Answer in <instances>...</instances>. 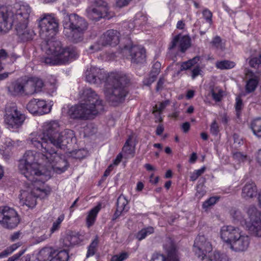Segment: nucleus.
Here are the masks:
<instances>
[{
	"instance_id": "obj_1",
	"label": "nucleus",
	"mask_w": 261,
	"mask_h": 261,
	"mask_svg": "<svg viewBox=\"0 0 261 261\" xmlns=\"http://www.w3.org/2000/svg\"><path fill=\"white\" fill-rule=\"evenodd\" d=\"M40 37L46 42L48 55L52 56L44 58L46 64L61 65L67 63L78 56L76 49L72 47H62L61 42L53 38L58 30L59 21L54 14H44L38 20Z\"/></svg>"
},
{
	"instance_id": "obj_2",
	"label": "nucleus",
	"mask_w": 261,
	"mask_h": 261,
	"mask_svg": "<svg viewBox=\"0 0 261 261\" xmlns=\"http://www.w3.org/2000/svg\"><path fill=\"white\" fill-rule=\"evenodd\" d=\"M86 81L99 85L105 83L103 92L107 100L114 106L123 103L128 93L126 87L130 77L121 72H111L108 75L104 70L91 66L85 72Z\"/></svg>"
},
{
	"instance_id": "obj_3",
	"label": "nucleus",
	"mask_w": 261,
	"mask_h": 261,
	"mask_svg": "<svg viewBox=\"0 0 261 261\" xmlns=\"http://www.w3.org/2000/svg\"><path fill=\"white\" fill-rule=\"evenodd\" d=\"M31 12V8L25 3L16 5L13 10L5 6L0 7V33L7 32L14 25L22 41L32 39L34 32L28 27Z\"/></svg>"
},
{
	"instance_id": "obj_4",
	"label": "nucleus",
	"mask_w": 261,
	"mask_h": 261,
	"mask_svg": "<svg viewBox=\"0 0 261 261\" xmlns=\"http://www.w3.org/2000/svg\"><path fill=\"white\" fill-rule=\"evenodd\" d=\"M80 102L68 111L70 118L86 120L93 118L103 110L102 100L91 88H84L79 92Z\"/></svg>"
},
{
	"instance_id": "obj_5",
	"label": "nucleus",
	"mask_w": 261,
	"mask_h": 261,
	"mask_svg": "<svg viewBox=\"0 0 261 261\" xmlns=\"http://www.w3.org/2000/svg\"><path fill=\"white\" fill-rule=\"evenodd\" d=\"M61 130V125L58 121H47L42 125L41 132H34L30 135L27 143L41 151L43 160H44L45 155L49 152V148Z\"/></svg>"
},
{
	"instance_id": "obj_6",
	"label": "nucleus",
	"mask_w": 261,
	"mask_h": 261,
	"mask_svg": "<svg viewBox=\"0 0 261 261\" xmlns=\"http://www.w3.org/2000/svg\"><path fill=\"white\" fill-rule=\"evenodd\" d=\"M37 158L38 153L36 151H27L19 160L18 168L20 173L31 182L44 183L49 179L50 176L41 169Z\"/></svg>"
},
{
	"instance_id": "obj_7",
	"label": "nucleus",
	"mask_w": 261,
	"mask_h": 261,
	"mask_svg": "<svg viewBox=\"0 0 261 261\" xmlns=\"http://www.w3.org/2000/svg\"><path fill=\"white\" fill-rule=\"evenodd\" d=\"M220 234L221 239L235 252H244L249 248L250 237L244 234L238 227L224 226L221 228Z\"/></svg>"
},
{
	"instance_id": "obj_8",
	"label": "nucleus",
	"mask_w": 261,
	"mask_h": 261,
	"mask_svg": "<svg viewBox=\"0 0 261 261\" xmlns=\"http://www.w3.org/2000/svg\"><path fill=\"white\" fill-rule=\"evenodd\" d=\"M64 33L75 42L82 40L83 35L87 30L88 23L85 18L76 14H66L63 20Z\"/></svg>"
},
{
	"instance_id": "obj_9",
	"label": "nucleus",
	"mask_w": 261,
	"mask_h": 261,
	"mask_svg": "<svg viewBox=\"0 0 261 261\" xmlns=\"http://www.w3.org/2000/svg\"><path fill=\"white\" fill-rule=\"evenodd\" d=\"M74 137V134L72 130L66 129L60 131L55 140L53 141L51 148H49V152L45 155L44 160L46 163L51 164L62 162L66 166V162L58 151L59 149L64 148L68 144L71 143Z\"/></svg>"
},
{
	"instance_id": "obj_10",
	"label": "nucleus",
	"mask_w": 261,
	"mask_h": 261,
	"mask_svg": "<svg viewBox=\"0 0 261 261\" xmlns=\"http://www.w3.org/2000/svg\"><path fill=\"white\" fill-rule=\"evenodd\" d=\"M31 184L34 186L32 191H23L20 195V204L22 206L26 205L29 208H33L36 205L37 197L44 198L48 196L51 191L49 187H41L43 183L40 181Z\"/></svg>"
},
{
	"instance_id": "obj_11",
	"label": "nucleus",
	"mask_w": 261,
	"mask_h": 261,
	"mask_svg": "<svg viewBox=\"0 0 261 261\" xmlns=\"http://www.w3.org/2000/svg\"><path fill=\"white\" fill-rule=\"evenodd\" d=\"M120 33L117 30H109L104 33L98 40L89 48V52L93 53L101 50L103 47L107 45L115 46L120 41Z\"/></svg>"
},
{
	"instance_id": "obj_12",
	"label": "nucleus",
	"mask_w": 261,
	"mask_h": 261,
	"mask_svg": "<svg viewBox=\"0 0 261 261\" xmlns=\"http://www.w3.org/2000/svg\"><path fill=\"white\" fill-rule=\"evenodd\" d=\"M4 119L9 128H17L23 124L25 117L18 110L15 103H10L6 106Z\"/></svg>"
},
{
	"instance_id": "obj_13",
	"label": "nucleus",
	"mask_w": 261,
	"mask_h": 261,
	"mask_svg": "<svg viewBox=\"0 0 261 261\" xmlns=\"http://www.w3.org/2000/svg\"><path fill=\"white\" fill-rule=\"evenodd\" d=\"M17 212L8 206H0V224L8 229L15 228L20 222Z\"/></svg>"
},
{
	"instance_id": "obj_14",
	"label": "nucleus",
	"mask_w": 261,
	"mask_h": 261,
	"mask_svg": "<svg viewBox=\"0 0 261 261\" xmlns=\"http://www.w3.org/2000/svg\"><path fill=\"white\" fill-rule=\"evenodd\" d=\"M163 247L167 258L163 254L155 253L149 261H179L176 247L171 238H166Z\"/></svg>"
},
{
	"instance_id": "obj_15",
	"label": "nucleus",
	"mask_w": 261,
	"mask_h": 261,
	"mask_svg": "<svg viewBox=\"0 0 261 261\" xmlns=\"http://www.w3.org/2000/svg\"><path fill=\"white\" fill-rule=\"evenodd\" d=\"M212 249L211 244L204 236H198L196 238L193 245V251L199 258L203 260L206 253L210 252Z\"/></svg>"
},
{
	"instance_id": "obj_16",
	"label": "nucleus",
	"mask_w": 261,
	"mask_h": 261,
	"mask_svg": "<svg viewBox=\"0 0 261 261\" xmlns=\"http://www.w3.org/2000/svg\"><path fill=\"white\" fill-rule=\"evenodd\" d=\"M123 52H128L129 54L130 59L133 63H139L145 61V50L141 46L133 45L129 47L128 45H125Z\"/></svg>"
},
{
	"instance_id": "obj_17",
	"label": "nucleus",
	"mask_w": 261,
	"mask_h": 261,
	"mask_svg": "<svg viewBox=\"0 0 261 261\" xmlns=\"http://www.w3.org/2000/svg\"><path fill=\"white\" fill-rule=\"evenodd\" d=\"M43 81L37 77L29 78L24 81V94L32 95L41 90L43 87Z\"/></svg>"
},
{
	"instance_id": "obj_18",
	"label": "nucleus",
	"mask_w": 261,
	"mask_h": 261,
	"mask_svg": "<svg viewBox=\"0 0 261 261\" xmlns=\"http://www.w3.org/2000/svg\"><path fill=\"white\" fill-rule=\"evenodd\" d=\"M191 46V39L187 36L177 35L174 37L169 46L171 50L177 47L178 50L184 53Z\"/></svg>"
},
{
	"instance_id": "obj_19",
	"label": "nucleus",
	"mask_w": 261,
	"mask_h": 261,
	"mask_svg": "<svg viewBox=\"0 0 261 261\" xmlns=\"http://www.w3.org/2000/svg\"><path fill=\"white\" fill-rule=\"evenodd\" d=\"M86 16L93 21H97L101 18L109 19L111 16L106 8L101 9L97 7H88L86 10Z\"/></svg>"
},
{
	"instance_id": "obj_20",
	"label": "nucleus",
	"mask_w": 261,
	"mask_h": 261,
	"mask_svg": "<svg viewBox=\"0 0 261 261\" xmlns=\"http://www.w3.org/2000/svg\"><path fill=\"white\" fill-rule=\"evenodd\" d=\"M128 200L124 195H120L118 197L117 200V208L113 218V220L117 219L122 213L128 211Z\"/></svg>"
},
{
	"instance_id": "obj_21",
	"label": "nucleus",
	"mask_w": 261,
	"mask_h": 261,
	"mask_svg": "<svg viewBox=\"0 0 261 261\" xmlns=\"http://www.w3.org/2000/svg\"><path fill=\"white\" fill-rule=\"evenodd\" d=\"M257 188L254 182L249 181L245 184L242 189V196L246 199L253 198L257 195Z\"/></svg>"
},
{
	"instance_id": "obj_22",
	"label": "nucleus",
	"mask_w": 261,
	"mask_h": 261,
	"mask_svg": "<svg viewBox=\"0 0 261 261\" xmlns=\"http://www.w3.org/2000/svg\"><path fill=\"white\" fill-rule=\"evenodd\" d=\"M247 213L248 216V220L245 221V224L255 223L260 220L261 212L255 206H250L247 210Z\"/></svg>"
},
{
	"instance_id": "obj_23",
	"label": "nucleus",
	"mask_w": 261,
	"mask_h": 261,
	"mask_svg": "<svg viewBox=\"0 0 261 261\" xmlns=\"http://www.w3.org/2000/svg\"><path fill=\"white\" fill-rule=\"evenodd\" d=\"M9 91L12 95H18L24 94V81L17 80L9 87Z\"/></svg>"
},
{
	"instance_id": "obj_24",
	"label": "nucleus",
	"mask_w": 261,
	"mask_h": 261,
	"mask_svg": "<svg viewBox=\"0 0 261 261\" xmlns=\"http://www.w3.org/2000/svg\"><path fill=\"white\" fill-rule=\"evenodd\" d=\"M54 255V249L50 247H44L38 253L37 259L38 261H47L51 258Z\"/></svg>"
},
{
	"instance_id": "obj_25",
	"label": "nucleus",
	"mask_w": 261,
	"mask_h": 261,
	"mask_svg": "<svg viewBox=\"0 0 261 261\" xmlns=\"http://www.w3.org/2000/svg\"><path fill=\"white\" fill-rule=\"evenodd\" d=\"M101 205L99 204L91 210L86 218V223L88 227L92 226L95 223L97 215L100 211Z\"/></svg>"
},
{
	"instance_id": "obj_26",
	"label": "nucleus",
	"mask_w": 261,
	"mask_h": 261,
	"mask_svg": "<svg viewBox=\"0 0 261 261\" xmlns=\"http://www.w3.org/2000/svg\"><path fill=\"white\" fill-rule=\"evenodd\" d=\"M69 258L68 252L65 250L58 251L54 249V255L50 261H67Z\"/></svg>"
},
{
	"instance_id": "obj_27",
	"label": "nucleus",
	"mask_w": 261,
	"mask_h": 261,
	"mask_svg": "<svg viewBox=\"0 0 261 261\" xmlns=\"http://www.w3.org/2000/svg\"><path fill=\"white\" fill-rule=\"evenodd\" d=\"M246 227L253 236L261 237V220L255 223L247 224Z\"/></svg>"
},
{
	"instance_id": "obj_28",
	"label": "nucleus",
	"mask_w": 261,
	"mask_h": 261,
	"mask_svg": "<svg viewBox=\"0 0 261 261\" xmlns=\"http://www.w3.org/2000/svg\"><path fill=\"white\" fill-rule=\"evenodd\" d=\"M250 127L254 135L261 138V118H257L253 120L250 124Z\"/></svg>"
},
{
	"instance_id": "obj_29",
	"label": "nucleus",
	"mask_w": 261,
	"mask_h": 261,
	"mask_svg": "<svg viewBox=\"0 0 261 261\" xmlns=\"http://www.w3.org/2000/svg\"><path fill=\"white\" fill-rule=\"evenodd\" d=\"M206 261H229L227 255L215 251L211 252Z\"/></svg>"
},
{
	"instance_id": "obj_30",
	"label": "nucleus",
	"mask_w": 261,
	"mask_h": 261,
	"mask_svg": "<svg viewBox=\"0 0 261 261\" xmlns=\"http://www.w3.org/2000/svg\"><path fill=\"white\" fill-rule=\"evenodd\" d=\"M98 243V237L97 236H96L94 239L92 240L90 244L88 247V250L86 254L87 257L93 256L95 254L97 250Z\"/></svg>"
},
{
	"instance_id": "obj_31",
	"label": "nucleus",
	"mask_w": 261,
	"mask_h": 261,
	"mask_svg": "<svg viewBox=\"0 0 261 261\" xmlns=\"http://www.w3.org/2000/svg\"><path fill=\"white\" fill-rule=\"evenodd\" d=\"M154 232V228L152 227L149 226L147 228L142 229L138 232L135 235L136 238L139 241H141L144 239L147 236L153 233Z\"/></svg>"
},
{
	"instance_id": "obj_32",
	"label": "nucleus",
	"mask_w": 261,
	"mask_h": 261,
	"mask_svg": "<svg viewBox=\"0 0 261 261\" xmlns=\"http://www.w3.org/2000/svg\"><path fill=\"white\" fill-rule=\"evenodd\" d=\"M38 115L47 114L50 111V107L48 106L46 101L43 100L37 99Z\"/></svg>"
},
{
	"instance_id": "obj_33",
	"label": "nucleus",
	"mask_w": 261,
	"mask_h": 261,
	"mask_svg": "<svg viewBox=\"0 0 261 261\" xmlns=\"http://www.w3.org/2000/svg\"><path fill=\"white\" fill-rule=\"evenodd\" d=\"M258 84V81L256 78H251L246 82L245 90L248 93L255 91Z\"/></svg>"
},
{
	"instance_id": "obj_34",
	"label": "nucleus",
	"mask_w": 261,
	"mask_h": 261,
	"mask_svg": "<svg viewBox=\"0 0 261 261\" xmlns=\"http://www.w3.org/2000/svg\"><path fill=\"white\" fill-rule=\"evenodd\" d=\"M212 47L223 51L225 49V44L222 42V39L220 37L216 36L213 38L210 42Z\"/></svg>"
},
{
	"instance_id": "obj_35",
	"label": "nucleus",
	"mask_w": 261,
	"mask_h": 261,
	"mask_svg": "<svg viewBox=\"0 0 261 261\" xmlns=\"http://www.w3.org/2000/svg\"><path fill=\"white\" fill-rule=\"evenodd\" d=\"M234 66V62L228 60L217 61L216 63V67L221 70L231 69Z\"/></svg>"
},
{
	"instance_id": "obj_36",
	"label": "nucleus",
	"mask_w": 261,
	"mask_h": 261,
	"mask_svg": "<svg viewBox=\"0 0 261 261\" xmlns=\"http://www.w3.org/2000/svg\"><path fill=\"white\" fill-rule=\"evenodd\" d=\"M21 244L20 243H17L12 244L10 246L7 247L4 250L0 253V258L5 257L9 255L12 253L14 251H15L18 247L21 246Z\"/></svg>"
},
{
	"instance_id": "obj_37",
	"label": "nucleus",
	"mask_w": 261,
	"mask_h": 261,
	"mask_svg": "<svg viewBox=\"0 0 261 261\" xmlns=\"http://www.w3.org/2000/svg\"><path fill=\"white\" fill-rule=\"evenodd\" d=\"M200 57L196 56L192 59L183 62L180 66V70H185L190 69L199 61Z\"/></svg>"
},
{
	"instance_id": "obj_38",
	"label": "nucleus",
	"mask_w": 261,
	"mask_h": 261,
	"mask_svg": "<svg viewBox=\"0 0 261 261\" xmlns=\"http://www.w3.org/2000/svg\"><path fill=\"white\" fill-rule=\"evenodd\" d=\"M64 219V215H60L55 222H54L53 225L49 231V233H50V235L59 229L60 228L61 224L63 221Z\"/></svg>"
},
{
	"instance_id": "obj_39",
	"label": "nucleus",
	"mask_w": 261,
	"mask_h": 261,
	"mask_svg": "<svg viewBox=\"0 0 261 261\" xmlns=\"http://www.w3.org/2000/svg\"><path fill=\"white\" fill-rule=\"evenodd\" d=\"M27 109L32 114H38L37 99L31 100L27 105Z\"/></svg>"
},
{
	"instance_id": "obj_40",
	"label": "nucleus",
	"mask_w": 261,
	"mask_h": 261,
	"mask_svg": "<svg viewBox=\"0 0 261 261\" xmlns=\"http://www.w3.org/2000/svg\"><path fill=\"white\" fill-rule=\"evenodd\" d=\"M132 140V137H129L122 148V151L126 154H132L134 153V148L130 144Z\"/></svg>"
},
{
	"instance_id": "obj_41",
	"label": "nucleus",
	"mask_w": 261,
	"mask_h": 261,
	"mask_svg": "<svg viewBox=\"0 0 261 261\" xmlns=\"http://www.w3.org/2000/svg\"><path fill=\"white\" fill-rule=\"evenodd\" d=\"M137 24H139V23L138 22H135V21L124 23L123 27L124 28H127V30L126 32L123 33V35L126 36H128L130 34L132 31L136 27Z\"/></svg>"
},
{
	"instance_id": "obj_42",
	"label": "nucleus",
	"mask_w": 261,
	"mask_h": 261,
	"mask_svg": "<svg viewBox=\"0 0 261 261\" xmlns=\"http://www.w3.org/2000/svg\"><path fill=\"white\" fill-rule=\"evenodd\" d=\"M128 257V253L126 252H123L119 254L113 255L110 261H123Z\"/></svg>"
},
{
	"instance_id": "obj_43",
	"label": "nucleus",
	"mask_w": 261,
	"mask_h": 261,
	"mask_svg": "<svg viewBox=\"0 0 261 261\" xmlns=\"http://www.w3.org/2000/svg\"><path fill=\"white\" fill-rule=\"evenodd\" d=\"M231 215L234 220L240 221L241 224H245L246 220L244 219L241 212L240 211L236 210L231 213Z\"/></svg>"
},
{
	"instance_id": "obj_44",
	"label": "nucleus",
	"mask_w": 261,
	"mask_h": 261,
	"mask_svg": "<svg viewBox=\"0 0 261 261\" xmlns=\"http://www.w3.org/2000/svg\"><path fill=\"white\" fill-rule=\"evenodd\" d=\"M65 245L67 246L74 245L78 243V238L75 236H68L65 239Z\"/></svg>"
},
{
	"instance_id": "obj_45",
	"label": "nucleus",
	"mask_w": 261,
	"mask_h": 261,
	"mask_svg": "<svg viewBox=\"0 0 261 261\" xmlns=\"http://www.w3.org/2000/svg\"><path fill=\"white\" fill-rule=\"evenodd\" d=\"M91 2L96 6V7L105 9L106 8L109 12V8L107 6V3L105 0H90Z\"/></svg>"
},
{
	"instance_id": "obj_46",
	"label": "nucleus",
	"mask_w": 261,
	"mask_h": 261,
	"mask_svg": "<svg viewBox=\"0 0 261 261\" xmlns=\"http://www.w3.org/2000/svg\"><path fill=\"white\" fill-rule=\"evenodd\" d=\"M233 158L241 163L247 160V156L241 152H236L233 153Z\"/></svg>"
},
{
	"instance_id": "obj_47",
	"label": "nucleus",
	"mask_w": 261,
	"mask_h": 261,
	"mask_svg": "<svg viewBox=\"0 0 261 261\" xmlns=\"http://www.w3.org/2000/svg\"><path fill=\"white\" fill-rule=\"evenodd\" d=\"M202 15L207 22L209 23V27L212 24V13L207 9H205L202 12Z\"/></svg>"
},
{
	"instance_id": "obj_48",
	"label": "nucleus",
	"mask_w": 261,
	"mask_h": 261,
	"mask_svg": "<svg viewBox=\"0 0 261 261\" xmlns=\"http://www.w3.org/2000/svg\"><path fill=\"white\" fill-rule=\"evenodd\" d=\"M217 199H217V198L215 197H212L210 198L203 203L202 207L204 209L208 208L211 206L216 203Z\"/></svg>"
},
{
	"instance_id": "obj_49",
	"label": "nucleus",
	"mask_w": 261,
	"mask_h": 261,
	"mask_svg": "<svg viewBox=\"0 0 261 261\" xmlns=\"http://www.w3.org/2000/svg\"><path fill=\"white\" fill-rule=\"evenodd\" d=\"M236 101L235 108L237 112V115L238 117H239L243 104L242 99L239 97H236Z\"/></svg>"
},
{
	"instance_id": "obj_50",
	"label": "nucleus",
	"mask_w": 261,
	"mask_h": 261,
	"mask_svg": "<svg viewBox=\"0 0 261 261\" xmlns=\"http://www.w3.org/2000/svg\"><path fill=\"white\" fill-rule=\"evenodd\" d=\"M156 77L157 76H156L155 75L150 73L149 76L145 78L144 80V84L148 86H150L152 83H153L155 81Z\"/></svg>"
},
{
	"instance_id": "obj_51",
	"label": "nucleus",
	"mask_w": 261,
	"mask_h": 261,
	"mask_svg": "<svg viewBox=\"0 0 261 261\" xmlns=\"http://www.w3.org/2000/svg\"><path fill=\"white\" fill-rule=\"evenodd\" d=\"M161 66V65L159 62H155L152 66V68L151 69L150 73L157 76L158 75L160 72Z\"/></svg>"
},
{
	"instance_id": "obj_52",
	"label": "nucleus",
	"mask_w": 261,
	"mask_h": 261,
	"mask_svg": "<svg viewBox=\"0 0 261 261\" xmlns=\"http://www.w3.org/2000/svg\"><path fill=\"white\" fill-rule=\"evenodd\" d=\"M210 131L213 135H217L219 132V126L216 120H214L212 123Z\"/></svg>"
},
{
	"instance_id": "obj_53",
	"label": "nucleus",
	"mask_w": 261,
	"mask_h": 261,
	"mask_svg": "<svg viewBox=\"0 0 261 261\" xmlns=\"http://www.w3.org/2000/svg\"><path fill=\"white\" fill-rule=\"evenodd\" d=\"M25 251V250L20 251L18 253H16L9 257L7 261H16L18 260L24 253Z\"/></svg>"
},
{
	"instance_id": "obj_54",
	"label": "nucleus",
	"mask_w": 261,
	"mask_h": 261,
	"mask_svg": "<svg viewBox=\"0 0 261 261\" xmlns=\"http://www.w3.org/2000/svg\"><path fill=\"white\" fill-rule=\"evenodd\" d=\"M165 79L163 77H160L156 86V91H159L163 89V85L165 83Z\"/></svg>"
},
{
	"instance_id": "obj_55",
	"label": "nucleus",
	"mask_w": 261,
	"mask_h": 261,
	"mask_svg": "<svg viewBox=\"0 0 261 261\" xmlns=\"http://www.w3.org/2000/svg\"><path fill=\"white\" fill-rule=\"evenodd\" d=\"M213 98L216 101H220L222 98V93L220 91L218 93H216L214 90L211 91Z\"/></svg>"
},
{
	"instance_id": "obj_56",
	"label": "nucleus",
	"mask_w": 261,
	"mask_h": 261,
	"mask_svg": "<svg viewBox=\"0 0 261 261\" xmlns=\"http://www.w3.org/2000/svg\"><path fill=\"white\" fill-rule=\"evenodd\" d=\"M201 71L199 66L195 67L192 70V78L193 80L195 79L198 75L200 74V72Z\"/></svg>"
},
{
	"instance_id": "obj_57",
	"label": "nucleus",
	"mask_w": 261,
	"mask_h": 261,
	"mask_svg": "<svg viewBox=\"0 0 261 261\" xmlns=\"http://www.w3.org/2000/svg\"><path fill=\"white\" fill-rule=\"evenodd\" d=\"M132 0H117L116 5L118 7L121 8L127 6Z\"/></svg>"
},
{
	"instance_id": "obj_58",
	"label": "nucleus",
	"mask_w": 261,
	"mask_h": 261,
	"mask_svg": "<svg viewBox=\"0 0 261 261\" xmlns=\"http://www.w3.org/2000/svg\"><path fill=\"white\" fill-rule=\"evenodd\" d=\"M8 57V54L4 49L0 50V61H2L5 60Z\"/></svg>"
},
{
	"instance_id": "obj_59",
	"label": "nucleus",
	"mask_w": 261,
	"mask_h": 261,
	"mask_svg": "<svg viewBox=\"0 0 261 261\" xmlns=\"http://www.w3.org/2000/svg\"><path fill=\"white\" fill-rule=\"evenodd\" d=\"M166 107L162 105V103L160 102L158 105H156L154 107V110L159 113H161Z\"/></svg>"
},
{
	"instance_id": "obj_60",
	"label": "nucleus",
	"mask_w": 261,
	"mask_h": 261,
	"mask_svg": "<svg viewBox=\"0 0 261 261\" xmlns=\"http://www.w3.org/2000/svg\"><path fill=\"white\" fill-rule=\"evenodd\" d=\"M50 236V233H49V232H48L47 233H45L43 235L41 236V237H39L37 239V241L38 242L43 241L47 239V238H49Z\"/></svg>"
},
{
	"instance_id": "obj_61",
	"label": "nucleus",
	"mask_w": 261,
	"mask_h": 261,
	"mask_svg": "<svg viewBox=\"0 0 261 261\" xmlns=\"http://www.w3.org/2000/svg\"><path fill=\"white\" fill-rule=\"evenodd\" d=\"M32 255L31 254H27L20 257L19 261H34L31 259Z\"/></svg>"
},
{
	"instance_id": "obj_62",
	"label": "nucleus",
	"mask_w": 261,
	"mask_h": 261,
	"mask_svg": "<svg viewBox=\"0 0 261 261\" xmlns=\"http://www.w3.org/2000/svg\"><path fill=\"white\" fill-rule=\"evenodd\" d=\"M164 130V128L163 125L162 124H159L156 128V134L159 136L163 134Z\"/></svg>"
},
{
	"instance_id": "obj_63",
	"label": "nucleus",
	"mask_w": 261,
	"mask_h": 261,
	"mask_svg": "<svg viewBox=\"0 0 261 261\" xmlns=\"http://www.w3.org/2000/svg\"><path fill=\"white\" fill-rule=\"evenodd\" d=\"M21 234V232L19 231L15 232L13 233V234L11 236V240L12 241H14L19 239L20 236Z\"/></svg>"
},
{
	"instance_id": "obj_64",
	"label": "nucleus",
	"mask_w": 261,
	"mask_h": 261,
	"mask_svg": "<svg viewBox=\"0 0 261 261\" xmlns=\"http://www.w3.org/2000/svg\"><path fill=\"white\" fill-rule=\"evenodd\" d=\"M190 127V124L188 122H185L182 125V129L185 133L189 131Z\"/></svg>"
}]
</instances>
